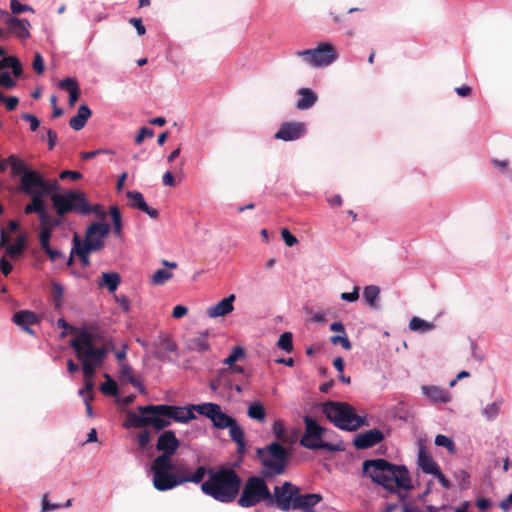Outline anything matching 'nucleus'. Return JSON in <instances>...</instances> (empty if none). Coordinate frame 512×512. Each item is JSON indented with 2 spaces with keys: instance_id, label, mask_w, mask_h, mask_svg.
<instances>
[{
  "instance_id": "obj_1",
  "label": "nucleus",
  "mask_w": 512,
  "mask_h": 512,
  "mask_svg": "<svg viewBox=\"0 0 512 512\" xmlns=\"http://www.w3.org/2000/svg\"><path fill=\"white\" fill-rule=\"evenodd\" d=\"M96 335L89 331H79L78 335L70 341V346L74 350L78 361L82 365L84 377L92 379L97 368L102 365L109 352H114L116 346L109 339L101 346H95Z\"/></svg>"
},
{
  "instance_id": "obj_2",
  "label": "nucleus",
  "mask_w": 512,
  "mask_h": 512,
  "mask_svg": "<svg viewBox=\"0 0 512 512\" xmlns=\"http://www.w3.org/2000/svg\"><path fill=\"white\" fill-rule=\"evenodd\" d=\"M272 431L278 441L257 449V456L265 468L263 472L265 477H274L285 473L290 451L283 447L280 442L284 444L294 443V438L287 435L282 421H275L272 425Z\"/></svg>"
},
{
  "instance_id": "obj_3",
  "label": "nucleus",
  "mask_w": 512,
  "mask_h": 512,
  "mask_svg": "<svg viewBox=\"0 0 512 512\" xmlns=\"http://www.w3.org/2000/svg\"><path fill=\"white\" fill-rule=\"evenodd\" d=\"M365 476L390 492L396 489L411 490L412 483L408 469L403 465H394L385 459L365 460L362 465Z\"/></svg>"
},
{
  "instance_id": "obj_4",
  "label": "nucleus",
  "mask_w": 512,
  "mask_h": 512,
  "mask_svg": "<svg viewBox=\"0 0 512 512\" xmlns=\"http://www.w3.org/2000/svg\"><path fill=\"white\" fill-rule=\"evenodd\" d=\"M208 479L201 484V491L218 502H233L241 488V478L229 467H220L217 471L207 469Z\"/></svg>"
},
{
  "instance_id": "obj_5",
  "label": "nucleus",
  "mask_w": 512,
  "mask_h": 512,
  "mask_svg": "<svg viewBox=\"0 0 512 512\" xmlns=\"http://www.w3.org/2000/svg\"><path fill=\"white\" fill-rule=\"evenodd\" d=\"M180 446V441L174 431L165 430L157 439L156 449L161 452L151 464V472L155 476V482L161 487L175 484L174 477L171 475V469L174 464L171 461Z\"/></svg>"
},
{
  "instance_id": "obj_6",
  "label": "nucleus",
  "mask_w": 512,
  "mask_h": 512,
  "mask_svg": "<svg viewBox=\"0 0 512 512\" xmlns=\"http://www.w3.org/2000/svg\"><path fill=\"white\" fill-rule=\"evenodd\" d=\"M322 412L341 430L356 431L368 425L366 418L357 415L355 409L346 402L327 401L322 404Z\"/></svg>"
},
{
  "instance_id": "obj_7",
  "label": "nucleus",
  "mask_w": 512,
  "mask_h": 512,
  "mask_svg": "<svg viewBox=\"0 0 512 512\" xmlns=\"http://www.w3.org/2000/svg\"><path fill=\"white\" fill-rule=\"evenodd\" d=\"M51 202L59 217H64L71 212L80 215L90 214V203L86 195L81 191H68L63 194H53L51 195Z\"/></svg>"
},
{
  "instance_id": "obj_8",
  "label": "nucleus",
  "mask_w": 512,
  "mask_h": 512,
  "mask_svg": "<svg viewBox=\"0 0 512 512\" xmlns=\"http://www.w3.org/2000/svg\"><path fill=\"white\" fill-rule=\"evenodd\" d=\"M270 498V490L267 483L262 477L251 476L246 480L238 505L244 508L253 507L261 502H265L268 506Z\"/></svg>"
},
{
  "instance_id": "obj_9",
  "label": "nucleus",
  "mask_w": 512,
  "mask_h": 512,
  "mask_svg": "<svg viewBox=\"0 0 512 512\" xmlns=\"http://www.w3.org/2000/svg\"><path fill=\"white\" fill-rule=\"evenodd\" d=\"M145 408L146 406H139L137 408L139 414L132 411L128 412L124 426L126 428L152 426L156 431H161L170 426L171 422L169 418H166L163 414L157 413L155 410H145Z\"/></svg>"
},
{
  "instance_id": "obj_10",
  "label": "nucleus",
  "mask_w": 512,
  "mask_h": 512,
  "mask_svg": "<svg viewBox=\"0 0 512 512\" xmlns=\"http://www.w3.org/2000/svg\"><path fill=\"white\" fill-rule=\"evenodd\" d=\"M305 432L300 439V445L312 450L324 449L336 451V446L322 440L325 429L321 427L316 420L310 416H304Z\"/></svg>"
},
{
  "instance_id": "obj_11",
  "label": "nucleus",
  "mask_w": 512,
  "mask_h": 512,
  "mask_svg": "<svg viewBox=\"0 0 512 512\" xmlns=\"http://www.w3.org/2000/svg\"><path fill=\"white\" fill-rule=\"evenodd\" d=\"M295 55L312 67L328 66L337 58L335 48L330 43H321L315 49L296 51Z\"/></svg>"
},
{
  "instance_id": "obj_12",
  "label": "nucleus",
  "mask_w": 512,
  "mask_h": 512,
  "mask_svg": "<svg viewBox=\"0 0 512 512\" xmlns=\"http://www.w3.org/2000/svg\"><path fill=\"white\" fill-rule=\"evenodd\" d=\"M206 474L207 468L205 466H199L194 472H191L185 464L174 465V468L171 469V475L176 483L171 486L161 487L155 482V476H153V486L158 491H168L188 482L198 484L202 482Z\"/></svg>"
},
{
  "instance_id": "obj_13",
  "label": "nucleus",
  "mask_w": 512,
  "mask_h": 512,
  "mask_svg": "<svg viewBox=\"0 0 512 512\" xmlns=\"http://www.w3.org/2000/svg\"><path fill=\"white\" fill-rule=\"evenodd\" d=\"M299 492V487L290 481L282 485H276L273 492L270 491L268 506H276L281 511H289L293 508L294 499Z\"/></svg>"
},
{
  "instance_id": "obj_14",
  "label": "nucleus",
  "mask_w": 512,
  "mask_h": 512,
  "mask_svg": "<svg viewBox=\"0 0 512 512\" xmlns=\"http://www.w3.org/2000/svg\"><path fill=\"white\" fill-rule=\"evenodd\" d=\"M20 187L27 195L49 194L56 189V183L52 184L50 181L44 180L37 171L30 170L21 176Z\"/></svg>"
},
{
  "instance_id": "obj_15",
  "label": "nucleus",
  "mask_w": 512,
  "mask_h": 512,
  "mask_svg": "<svg viewBox=\"0 0 512 512\" xmlns=\"http://www.w3.org/2000/svg\"><path fill=\"white\" fill-rule=\"evenodd\" d=\"M200 415H203L211 420L213 425L218 429H226L233 423L234 418L224 413L220 405L215 403H202L192 405Z\"/></svg>"
},
{
  "instance_id": "obj_16",
  "label": "nucleus",
  "mask_w": 512,
  "mask_h": 512,
  "mask_svg": "<svg viewBox=\"0 0 512 512\" xmlns=\"http://www.w3.org/2000/svg\"><path fill=\"white\" fill-rule=\"evenodd\" d=\"M145 410H155L157 413L163 414L166 418L173 419L176 422L187 423L195 419L192 405L189 408L178 407L172 405H147Z\"/></svg>"
},
{
  "instance_id": "obj_17",
  "label": "nucleus",
  "mask_w": 512,
  "mask_h": 512,
  "mask_svg": "<svg viewBox=\"0 0 512 512\" xmlns=\"http://www.w3.org/2000/svg\"><path fill=\"white\" fill-rule=\"evenodd\" d=\"M109 232L110 226L108 223L94 222L87 227L82 245H98L99 247L93 249V251H99L104 247L105 238L108 236Z\"/></svg>"
},
{
  "instance_id": "obj_18",
  "label": "nucleus",
  "mask_w": 512,
  "mask_h": 512,
  "mask_svg": "<svg viewBox=\"0 0 512 512\" xmlns=\"http://www.w3.org/2000/svg\"><path fill=\"white\" fill-rule=\"evenodd\" d=\"M306 132L303 122H284L275 133L274 138L283 141H294L301 138Z\"/></svg>"
},
{
  "instance_id": "obj_19",
  "label": "nucleus",
  "mask_w": 512,
  "mask_h": 512,
  "mask_svg": "<svg viewBox=\"0 0 512 512\" xmlns=\"http://www.w3.org/2000/svg\"><path fill=\"white\" fill-rule=\"evenodd\" d=\"M383 439V432L374 428L357 434L353 440V445L356 449L364 450L379 444Z\"/></svg>"
},
{
  "instance_id": "obj_20",
  "label": "nucleus",
  "mask_w": 512,
  "mask_h": 512,
  "mask_svg": "<svg viewBox=\"0 0 512 512\" xmlns=\"http://www.w3.org/2000/svg\"><path fill=\"white\" fill-rule=\"evenodd\" d=\"M126 197L129 200V205L131 208L138 209L146 213L152 219H157L159 217V211L148 206L142 193L138 191H127Z\"/></svg>"
},
{
  "instance_id": "obj_21",
  "label": "nucleus",
  "mask_w": 512,
  "mask_h": 512,
  "mask_svg": "<svg viewBox=\"0 0 512 512\" xmlns=\"http://www.w3.org/2000/svg\"><path fill=\"white\" fill-rule=\"evenodd\" d=\"M322 500L320 494H300V491L296 494L294 499L293 510H302L304 512H314L313 508Z\"/></svg>"
},
{
  "instance_id": "obj_22",
  "label": "nucleus",
  "mask_w": 512,
  "mask_h": 512,
  "mask_svg": "<svg viewBox=\"0 0 512 512\" xmlns=\"http://www.w3.org/2000/svg\"><path fill=\"white\" fill-rule=\"evenodd\" d=\"M5 16V24L8 26L12 33H14L20 39H27L30 37V22L27 19L11 17L8 15V13H5Z\"/></svg>"
},
{
  "instance_id": "obj_23",
  "label": "nucleus",
  "mask_w": 512,
  "mask_h": 512,
  "mask_svg": "<svg viewBox=\"0 0 512 512\" xmlns=\"http://www.w3.org/2000/svg\"><path fill=\"white\" fill-rule=\"evenodd\" d=\"M235 295L231 294L228 297L222 299L217 304L207 308V315L210 318H217L226 316L234 310Z\"/></svg>"
},
{
  "instance_id": "obj_24",
  "label": "nucleus",
  "mask_w": 512,
  "mask_h": 512,
  "mask_svg": "<svg viewBox=\"0 0 512 512\" xmlns=\"http://www.w3.org/2000/svg\"><path fill=\"white\" fill-rule=\"evenodd\" d=\"M13 322L19 327H21L25 332L29 334H34L30 326L38 324L39 318L32 311L21 310L13 315Z\"/></svg>"
},
{
  "instance_id": "obj_25",
  "label": "nucleus",
  "mask_w": 512,
  "mask_h": 512,
  "mask_svg": "<svg viewBox=\"0 0 512 512\" xmlns=\"http://www.w3.org/2000/svg\"><path fill=\"white\" fill-rule=\"evenodd\" d=\"M99 247L98 245H82V241L78 234H74L73 236V247H72V254H76L81 261V264L84 267H87L90 265V259L89 254L94 252L93 249Z\"/></svg>"
},
{
  "instance_id": "obj_26",
  "label": "nucleus",
  "mask_w": 512,
  "mask_h": 512,
  "mask_svg": "<svg viewBox=\"0 0 512 512\" xmlns=\"http://www.w3.org/2000/svg\"><path fill=\"white\" fill-rule=\"evenodd\" d=\"M45 194H33L31 196V202L27 204L24 208L25 214L36 213L39 215L40 224H44L45 220L48 218V214L45 210L43 196Z\"/></svg>"
},
{
  "instance_id": "obj_27",
  "label": "nucleus",
  "mask_w": 512,
  "mask_h": 512,
  "mask_svg": "<svg viewBox=\"0 0 512 512\" xmlns=\"http://www.w3.org/2000/svg\"><path fill=\"white\" fill-rule=\"evenodd\" d=\"M422 393L432 402L448 403L451 400L450 393L438 386L424 385L421 387Z\"/></svg>"
},
{
  "instance_id": "obj_28",
  "label": "nucleus",
  "mask_w": 512,
  "mask_h": 512,
  "mask_svg": "<svg viewBox=\"0 0 512 512\" xmlns=\"http://www.w3.org/2000/svg\"><path fill=\"white\" fill-rule=\"evenodd\" d=\"M297 93L300 96V99L296 103V108L298 110H307L318 100V96L310 88H300Z\"/></svg>"
},
{
  "instance_id": "obj_29",
  "label": "nucleus",
  "mask_w": 512,
  "mask_h": 512,
  "mask_svg": "<svg viewBox=\"0 0 512 512\" xmlns=\"http://www.w3.org/2000/svg\"><path fill=\"white\" fill-rule=\"evenodd\" d=\"M92 112L87 105H80L77 114L73 116L69 125L72 129L79 131L86 125L87 120L90 118Z\"/></svg>"
},
{
  "instance_id": "obj_30",
  "label": "nucleus",
  "mask_w": 512,
  "mask_h": 512,
  "mask_svg": "<svg viewBox=\"0 0 512 512\" xmlns=\"http://www.w3.org/2000/svg\"><path fill=\"white\" fill-rule=\"evenodd\" d=\"M418 465L424 473L434 474L439 470V465L433 460V458L425 451L423 447L419 449L418 453Z\"/></svg>"
},
{
  "instance_id": "obj_31",
  "label": "nucleus",
  "mask_w": 512,
  "mask_h": 512,
  "mask_svg": "<svg viewBox=\"0 0 512 512\" xmlns=\"http://www.w3.org/2000/svg\"><path fill=\"white\" fill-rule=\"evenodd\" d=\"M229 429V436L238 446V452L242 453L245 449V434L243 429L234 419L233 423L227 427Z\"/></svg>"
},
{
  "instance_id": "obj_32",
  "label": "nucleus",
  "mask_w": 512,
  "mask_h": 512,
  "mask_svg": "<svg viewBox=\"0 0 512 512\" xmlns=\"http://www.w3.org/2000/svg\"><path fill=\"white\" fill-rule=\"evenodd\" d=\"M120 283L121 277L117 272H103L98 285L100 287L105 286L109 292H115Z\"/></svg>"
},
{
  "instance_id": "obj_33",
  "label": "nucleus",
  "mask_w": 512,
  "mask_h": 512,
  "mask_svg": "<svg viewBox=\"0 0 512 512\" xmlns=\"http://www.w3.org/2000/svg\"><path fill=\"white\" fill-rule=\"evenodd\" d=\"M59 86L60 88L65 89L69 92V104L73 106L80 95V90L77 81L72 78H66L60 81Z\"/></svg>"
},
{
  "instance_id": "obj_34",
  "label": "nucleus",
  "mask_w": 512,
  "mask_h": 512,
  "mask_svg": "<svg viewBox=\"0 0 512 512\" xmlns=\"http://www.w3.org/2000/svg\"><path fill=\"white\" fill-rule=\"evenodd\" d=\"M186 345L189 350L205 352L209 349V344L206 340V336L203 334H199L193 337H190L186 340Z\"/></svg>"
},
{
  "instance_id": "obj_35",
  "label": "nucleus",
  "mask_w": 512,
  "mask_h": 512,
  "mask_svg": "<svg viewBox=\"0 0 512 512\" xmlns=\"http://www.w3.org/2000/svg\"><path fill=\"white\" fill-rule=\"evenodd\" d=\"M51 300L55 309L59 310L62 308L64 303V287L56 281L51 283Z\"/></svg>"
},
{
  "instance_id": "obj_36",
  "label": "nucleus",
  "mask_w": 512,
  "mask_h": 512,
  "mask_svg": "<svg viewBox=\"0 0 512 512\" xmlns=\"http://www.w3.org/2000/svg\"><path fill=\"white\" fill-rule=\"evenodd\" d=\"M409 328L415 332L425 333L433 330L435 325L432 322L414 316L409 322Z\"/></svg>"
},
{
  "instance_id": "obj_37",
  "label": "nucleus",
  "mask_w": 512,
  "mask_h": 512,
  "mask_svg": "<svg viewBox=\"0 0 512 512\" xmlns=\"http://www.w3.org/2000/svg\"><path fill=\"white\" fill-rule=\"evenodd\" d=\"M379 294H380V289L378 286L369 285L364 288L363 298L370 307L377 308L378 305L376 303V300L378 299Z\"/></svg>"
},
{
  "instance_id": "obj_38",
  "label": "nucleus",
  "mask_w": 512,
  "mask_h": 512,
  "mask_svg": "<svg viewBox=\"0 0 512 512\" xmlns=\"http://www.w3.org/2000/svg\"><path fill=\"white\" fill-rule=\"evenodd\" d=\"M247 415L251 419L263 422L266 417V411L264 406L260 402L256 401L249 405Z\"/></svg>"
},
{
  "instance_id": "obj_39",
  "label": "nucleus",
  "mask_w": 512,
  "mask_h": 512,
  "mask_svg": "<svg viewBox=\"0 0 512 512\" xmlns=\"http://www.w3.org/2000/svg\"><path fill=\"white\" fill-rule=\"evenodd\" d=\"M25 249V238L23 236H19L14 244L8 245L5 248L6 253L10 258L16 259L22 255Z\"/></svg>"
},
{
  "instance_id": "obj_40",
  "label": "nucleus",
  "mask_w": 512,
  "mask_h": 512,
  "mask_svg": "<svg viewBox=\"0 0 512 512\" xmlns=\"http://www.w3.org/2000/svg\"><path fill=\"white\" fill-rule=\"evenodd\" d=\"M105 382L100 386V391L105 395L116 396L118 394V385L112 377L105 373Z\"/></svg>"
},
{
  "instance_id": "obj_41",
  "label": "nucleus",
  "mask_w": 512,
  "mask_h": 512,
  "mask_svg": "<svg viewBox=\"0 0 512 512\" xmlns=\"http://www.w3.org/2000/svg\"><path fill=\"white\" fill-rule=\"evenodd\" d=\"M9 165L11 166V172L13 175H24L25 172L30 171L25 167L24 162L15 155H10L7 158Z\"/></svg>"
},
{
  "instance_id": "obj_42",
  "label": "nucleus",
  "mask_w": 512,
  "mask_h": 512,
  "mask_svg": "<svg viewBox=\"0 0 512 512\" xmlns=\"http://www.w3.org/2000/svg\"><path fill=\"white\" fill-rule=\"evenodd\" d=\"M173 277L172 272L166 269H158L152 275L151 281L154 285H163Z\"/></svg>"
},
{
  "instance_id": "obj_43",
  "label": "nucleus",
  "mask_w": 512,
  "mask_h": 512,
  "mask_svg": "<svg viewBox=\"0 0 512 512\" xmlns=\"http://www.w3.org/2000/svg\"><path fill=\"white\" fill-rule=\"evenodd\" d=\"M293 336L290 332H284L278 339L277 346L287 353H291L293 350Z\"/></svg>"
},
{
  "instance_id": "obj_44",
  "label": "nucleus",
  "mask_w": 512,
  "mask_h": 512,
  "mask_svg": "<svg viewBox=\"0 0 512 512\" xmlns=\"http://www.w3.org/2000/svg\"><path fill=\"white\" fill-rule=\"evenodd\" d=\"M435 444L437 446L447 448V450L449 452H451V453H453L455 451V444H454V442L452 441V439L448 438L445 435L438 434L435 437Z\"/></svg>"
},
{
  "instance_id": "obj_45",
  "label": "nucleus",
  "mask_w": 512,
  "mask_h": 512,
  "mask_svg": "<svg viewBox=\"0 0 512 512\" xmlns=\"http://www.w3.org/2000/svg\"><path fill=\"white\" fill-rule=\"evenodd\" d=\"M330 342L333 345H341L345 350H350L352 348V344L347 337V334L342 335H334L330 337Z\"/></svg>"
},
{
  "instance_id": "obj_46",
  "label": "nucleus",
  "mask_w": 512,
  "mask_h": 512,
  "mask_svg": "<svg viewBox=\"0 0 512 512\" xmlns=\"http://www.w3.org/2000/svg\"><path fill=\"white\" fill-rule=\"evenodd\" d=\"M499 410H500V403L493 402V403L487 405L483 409V414L485 415V417L487 419L491 420V419H494L498 415Z\"/></svg>"
},
{
  "instance_id": "obj_47",
  "label": "nucleus",
  "mask_w": 512,
  "mask_h": 512,
  "mask_svg": "<svg viewBox=\"0 0 512 512\" xmlns=\"http://www.w3.org/2000/svg\"><path fill=\"white\" fill-rule=\"evenodd\" d=\"M10 8L13 14H20L23 12H33V8L29 5L21 4L18 0H11Z\"/></svg>"
},
{
  "instance_id": "obj_48",
  "label": "nucleus",
  "mask_w": 512,
  "mask_h": 512,
  "mask_svg": "<svg viewBox=\"0 0 512 512\" xmlns=\"http://www.w3.org/2000/svg\"><path fill=\"white\" fill-rule=\"evenodd\" d=\"M244 349L242 347H235L232 353L224 360V363L228 366L233 365L239 358L244 356Z\"/></svg>"
},
{
  "instance_id": "obj_49",
  "label": "nucleus",
  "mask_w": 512,
  "mask_h": 512,
  "mask_svg": "<svg viewBox=\"0 0 512 512\" xmlns=\"http://www.w3.org/2000/svg\"><path fill=\"white\" fill-rule=\"evenodd\" d=\"M150 441L151 435L148 430H144L137 435V442L141 449H146L147 446L150 444Z\"/></svg>"
},
{
  "instance_id": "obj_50",
  "label": "nucleus",
  "mask_w": 512,
  "mask_h": 512,
  "mask_svg": "<svg viewBox=\"0 0 512 512\" xmlns=\"http://www.w3.org/2000/svg\"><path fill=\"white\" fill-rule=\"evenodd\" d=\"M32 68L33 70L38 74L41 75L44 72V60L40 53H36L34 55V59L32 62Z\"/></svg>"
},
{
  "instance_id": "obj_51",
  "label": "nucleus",
  "mask_w": 512,
  "mask_h": 512,
  "mask_svg": "<svg viewBox=\"0 0 512 512\" xmlns=\"http://www.w3.org/2000/svg\"><path fill=\"white\" fill-rule=\"evenodd\" d=\"M281 236L288 247H292L298 243L297 238L294 235H292L287 228H283L281 230Z\"/></svg>"
},
{
  "instance_id": "obj_52",
  "label": "nucleus",
  "mask_w": 512,
  "mask_h": 512,
  "mask_svg": "<svg viewBox=\"0 0 512 512\" xmlns=\"http://www.w3.org/2000/svg\"><path fill=\"white\" fill-rule=\"evenodd\" d=\"M0 86L6 89H12L16 86V82L11 78L8 72H3L0 74Z\"/></svg>"
},
{
  "instance_id": "obj_53",
  "label": "nucleus",
  "mask_w": 512,
  "mask_h": 512,
  "mask_svg": "<svg viewBox=\"0 0 512 512\" xmlns=\"http://www.w3.org/2000/svg\"><path fill=\"white\" fill-rule=\"evenodd\" d=\"M153 135L154 131L152 129L148 127H142L135 138V143L139 145L143 142L144 138H151Z\"/></svg>"
},
{
  "instance_id": "obj_54",
  "label": "nucleus",
  "mask_w": 512,
  "mask_h": 512,
  "mask_svg": "<svg viewBox=\"0 0 512 512\" xmlns=\"http://www.w3.org/2000/svg\"><path fill=\"white\" fill-rule=\"evenodd\" d=\"M23 120L28 121L30 123L31 131H36L40 127V121L38 118L30 113H24L21 117Z\"/></svg>"
},
{
  "instance_id": "obj_55",
  "label": "nucleus",
  "mask_w": 512,
  "mask_h": 512,
  "mask_svg": "<svg viewBox=\"0 0 512 512\" xmlns=\"http://www.w3.org/2000/svg\"><path fill=\"white\" fill-rule=\"evenodd\" d=\"M119 374L122 380L129 381L130 377H133L132 367L128 363H122V365L120 366Z\"/></svg>"
},
{
  "instance_id": "obj_56",
  "label": "nucleus",
  "mask_w": 512,
  "mask_h": 512,
  "mask_svg": "<svg viewBox=\"0 0 512 512\" xmlns=\"http://www.w3.org/2000/svg\"><path fill=\"white\" fill-rule=\"evenodd\" d=\"M342 300L348 301V302H355L359 298V288L356 286L354 287L352 292H343L340 295Z\"/></svg>"
},
{
  "instance_id": "obj_57",
  "label": "nucleus",
  "mask_w": 512,
  "mask_h": 512,
  "mask_svg": "<svg viewBox=\"0 0 512 512\" xmlns=\"http://www.w3.org/2000/svg\"><path fill=\"white\" fill-rule=\"evenodd\" d=\"M57 326L59 328L68 329L71 333L74 334V337L78 335L79 331H86L85 329H79V328H76L74 326H71L63 318L58 319Z\"/></svg>"
},
{
  "instance_id": "obj_58",
  "label": "nucleus",
  "mask_w": 512,
  "mask_h": 512,
  "mask_svg": "<svg viewBox=\"0 0 512 512\" xmlns=\"http://www.w3.org/2000/svg\"><path fill=\"white\" fill-rule=\"evenodd\" d=\"M12 269V264L7 260L5 256H2L0 259V270L3 275L8 276L12 272Z\"/></svg>"
},
{
  "instance_id": "obj_59",
  "label": "nucleus",
  "mask_w": 512,
  "mask_h": 512,
  "mask_svg": "<svg viewBox=\"0 0 512 512\" xmlns=\"http://www.w3.org/2000/svg\"><path fill=\"white\" fill-rule=\"evenodd\" d=\"M48 149L53 150L57 144V133L52 129L46 130Z\"/></svg>"
},
{
  "instance_id": "obj_60",
  "label": "nucleus",
  "mask_w": 512,
  "mask_h": 512,
  "mask_svg": "<svg viewBox=\"0 0 512 512\" xmlns=\"http://www.w3.org/2000/svg\"><path fill=\"white\" fill-rule=\"evenodd\" d=\"M82 177V174L78 171L64 170L60 173L59 178L64 180L70 178L72 180H78Z\"/></svg>"
},
{
  "instance_id": "obj_61",
  "label": "nucleus",
  "mask_w": 512,
  "mask_h": 512,
  "mask_svg": "<svg viewBox=\"0 0 512 512\" xmlns=\"http://www.w3.org/2000/svg\"><path fill=\"white\" fill-rule=\"evenodd\" d=\"M129 23L132 24L136 28L138 35L142 36V35H144L146 33V28L142 24L141 19H139V18H131L129 20Z\"/></svg>"
},
{
  "instance_id": "obj_62",
  "label": "nucleus",
  "mask_w": 512,
  "mask_h": 512,
  "mask_svg": "<svg viewBox=\"0 0 512 512\" xmlns=\"http://www.w3.org/2000/svg\"><path fill=\"white\" fill-rule=\"evenodd\" d=\"M437 479L438 481L440 482V484L445 488V489H449L451 487V482L446 478V476L441 472V470H437L434 474H433Z\"/></svg>"
},
{
  "instance_id": "obj_63",
  "label": "nucleus",
  "mask_w": 512,
  "mask_h": 512,
  "mask_svg": "<svg viewBox=\"0 0 512 512\" xmlns=\"http://www.w3.org/2000/svg\"><path fill=\"white\" fill-rule=\"evenodd\" d=\"M116 302L119 304V306L125 311L128 312L130 310V301L129 299L124 295H119L115 297Z\"/></svg>"
},
{
  "instance_id": "obj_64",
  "label": "nucleus",
  "mask_w": 512,
  "mask_h": 512,
  "mask_svg": "<svg viewBox=\"0 0 512 512\" xmlns=\"http://www.w3.org/2000/svg\"><path fill=\"white\" fill-rule=\"evenodd\" d=\"M4 103L8 111H13L18 106L19 99L16 96H9Z\"/></svg>"
}]
</instances>
